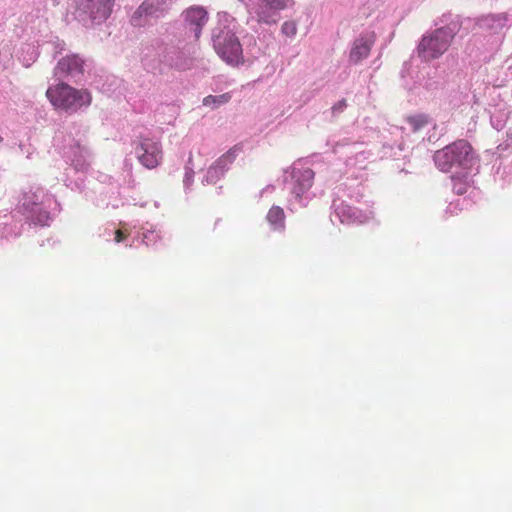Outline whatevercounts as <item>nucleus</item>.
<instances>
[{
  "instance_id": "nucleus-1",
  "label": "nucleus",
  "mask_w": 512,
  "mask_h": 512,
  "mask_svg": "<svg viewBox=\"0 0 512 512\" xmlns=\"http://www.w3.org/2000/svg\"><path fill=\"white\" fill-rule=\"evenodd\" d=\"M434 162L442 172H451L453 169L470 171L474 163L473 148L467 140L459 139L437 150Z\"/></svg>"
},
{
  "instance_id": "nucleus-2",
  "label": "nucleus",
  "mask_w": 512,
  "mask_h": 512,
  "mask_svg": "<svg viewBox=\"0 0 512 512\" xmlns=\"http://www.w3.org/2000/svg\"><path fill=\"white\" fill-rule=\"evenodd\" d=\"M46 97L55 109L67 113H76L92 102V95L87 89H76L63 82L50 86Z\"/></svg>"
},
{
  "instance_id": "nucleus-3",
  "label": "nucleus",
  "mask_w": 512,
  "mask_h": 512,
  "mask_svg": "<svg viewBox=\"0 0 512 512\" xmlns=\"http://www.w3.org/2000/svg\"><path fill=\"white\" fill-rule=\"evenodd\" d=\"M454 38L451 29L442 27L422 37L418 48V56L426 62L439 58L450 47Z\"/></svg>"
},
{
  "instance_id": "nucleus-4",
  "label": "nucleus",
  "mask_w": 512,
  "mask_h": 512,
  "mask_svg": "<svg viewBox=\"0 0 512 512\" xmlns=\"http://www.w3.org/2000/svg\"><path fill=\"white\" fill-rule=\"evenodd\" d=\"M214 48L217 54L230 65H239L243 62L241 44L229 31L221 32L214 37Z\"/></svg>"
},
{
  "instance_id": "nucleus-5",
  "label": "nucleus",
  "mask_w": 512,
  "mask_h": 512,
  "mask_svg": "<svg viewBox=\"0 0 512 512\" xmlns=\"http://www.w3.org/2000/svg\"><path fill=\"white\" fill-rule=\"evenodd\" d=\"M115 0H77L78 16H86L93 22L101 23L109 18Z\"/></svg>"
},
{
  "instance_id": "nucleus-6",
  "label": "nucleus",
  "mask_w": 512,
  "mask_h": 512,
  "mask_svg": "<svg viewBox=\"0 0 512 512\" xmlns=\"http://www.w3.org/2000/svg\"><path fill=\"white\" fill-rule=\"evenodd\" d=\"M135 152L139 162L148 169L156 168L162 160L160 142L150 138L140 137Z\"/></svg>"
},
{
  "instance_id": "nucleus-7",
  "label": "nucleus",
  "mask_w": 512,
  "mask_h": 512,
  "mask_svg": "<svg viewBox=\"0 0 512 512\" xmlns=\"http://www.w3.org/2000/svg\"><path fill=\"white\" fill-rule=\"evenodd\" d=\"M287 0H257L254 12L260 22L275 23L277 13L286 7Z\"/></svg>"
},
{
  "instance_id": "nucleus-8",
  "label": "nucleus",
  "mask_w": 512,
  "mask_h": 512,
  "mask_svg": "<svg viewBox=\"0 0 512 512\" xmlns=\"http://www.w3.org/2000/svg\"><path fill=\"white\" fill-rule=\"evenodd\" d=\"M374 43L375 34L373 32L358 37L351 48L349 55L350 61L357 64L363 59H366L369 56Z\"/></svg>"
},
{
  "instance_id": "nucleus-9",
  "label": "nucleus",
  "mask_w": 512,
  "mask_h": 512,
  "mask_svg": "<svg viewBox=\"0 0 512 512\" xmlns=\"http://www.w3.org/2000/svg\"><path fill=\"white\" fill-rule=\"evenodd\" d=\"M208 14L202 7H190L185 11L187 27L194 32L195 39H199L203 26L207 23Z\"/></svg>"
},
{
  "instance_id": "nucleus-10",
  "label": "nucleus",
  "mask_w": 512,
  "mask_h": 512,
  "mask_svg": "<svg viewBox=\"0 0 512 512\" xmlns=\"http://www.w3.org/2000/svg\"><path fill=\"white\" fill-rule=\"evenodd\" d=\"M314 175V171L310 168L294 172L293 178L295 183L292 188V193L297 199H301V197L312 187Z\"/></svg>"
},
{
  "instance_id": "nucleus-11",
  "label": "nucleus",
  "mask_w": 512,
  "mask_h": 512,
  "mask_svg": "<svg viewBox=\"0 0 512 512\" xmlns=\"http://www.w3.org/2000/svg\"><path fill=\"white\" fill-rule=\"evenodd\" d=\"M83 60L77 55L66 56L56 66L57 75H79L83 73Z\"/></svg>"
},
{
  "instance_id": "nucleus-12",
  "label": "nucleus",
  "mask_w": 512,
  "mask_h": 512,
  "mask_svg": "<svg viewBox=\"0 0 512 512\" xmlns=\"http://www.w3.org/2000/svg\"><path fill=\"white\" fill-rule=\"evenodd\" d=\"M160 0H145L138 9L134 12L131 17V23L134 26H142L145 21H142V17H148L156 15L160 8Z\"/></svg>"
},
{
  "instance_id": "nucleus-13",
  "label": "nucleus",
  "mask_w": 512,
  "mask_h": 512,
  "mask_svg": "<svg viewBox=\"0 0 512 512\" xmlns=\"http://www.w3.org/2000/svg\"><path fill=\"white\" fill-rule=\"evenodd\" d=\"M451 180L453 191L458 195L465 194L472 184L469 171H464L461 175H452Z\"/></svg>"
},
{
  "instance_id": "nucleus-14",
  "label": "nucleus",
  "mask_w": 512,
  "mask_h": 512,
  "mask_svg": "<svg viewBox=\"0 0 512 512\" xmlns=\"http://www.w3.org/2000/svg\"><path fill=\"white\" fill-rule=\"evenodd\" d=\"M267 220L275 230L285 229V213L281 207L272 206L267 213Z\"/></svg>"
},
{
  "instance_id": "nucleus-15",
  "label": "nucleus",
  "mask_w": 512,
  "mask_h": 512,
  "mask_svg": "<svg viewBox=\"0 0 512 512\" xmlns=\"http://www.w3.org/2000/svg\"><path fill=\"white\" fill-rule=\"evenodd\" d=\"M230 100H231V94L230 93H224V94L216 95V96L209 95V96H206L203 99V105L204 106H209V107H212V108H217L220 105L228 103Z\"/></svg>"
},
{
  "instance_id": "nucleus-16",
  "label": "nucleus",
  "mask_w": 512,
  "mask_h": 512,
  "mask_svg": "<svg viewBox=\"0 0 512 512\" xmlns=\"http://www.w3.org/2000/svg\"><path fill=\"white\" fill-rule=\"evenodd\" d=\"M407 123L411 126L413 132H417L428 125L429 119L425 114L411 115L406 118Z\"/></svg>"
},
{
  "instance_id": "nucleus-17",
  "label": "nucleus",
  "mask_w": 512,
  "mask_h": 512,
  "mask_svg": "<svg viewBox=\"0 0 512 512\" xmlns=\"http://www.w3.org/2000/svg\"><path fill=\"white\" fill-rule=\"evenodd\" d=\"M239 150H240V148H238L237 146H234L233 148H231L229 151H227L224 155H222L218 159V164L225 166L227 164L232 163L235 160V158L237 156V152Z\"/></svg>"
},
{
  "instance_id": "nucleus-18",
  "label": "nucleus",
  "mask_w": 512,
  "mask_h": 512,
  "mask_svg": "<svg viewBox=\"0 0 512 512\" xmlns=\"http://www.w3.org/2000/svg\"><path fill=\"white\" fill-rule=\"evenodd\" d=\"M282 33L287 37H293L297 33V25L294 21H286L281 27Z\"/></svg>"
},
{
  "instance_id": "nucleus-19",
  "label": "nucleus",
  "mask_w": 512,
  "mask_h": 512,
  "mask_svg": "<svg viewBox=\"0 0 512 512\" xmlns=\"http://www.w3.org/2000/svg\"><path fill=\"white\" fill-rule=\"evenodd\" d=\"M347 107V103H346V100L345 99H342L340 101H338L337 103H335L332 107V113L333 114H336V113H341L345 110V108Z\"/></svg>"
},
{
  "instance_id": "nucleus-20",
  "label": "nucleus",
  "mask_w": 512,
  "mask_h": 512,
  "mask_svg": "<svg viewBox=\"0 0 512 512\" xmlns=\"http://www.w3.org/2000/svg\"><path fill=\"white\" fill-rule=\"evenodd\" d=\"M128 233H125L124 231L118 229L115 231V241L117 243H120L122 241H124L127 237H128Z\"/></svg>"
}]
</instances>
